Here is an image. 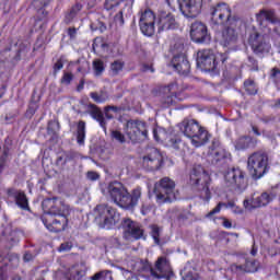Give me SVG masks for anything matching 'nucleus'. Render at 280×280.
<instances>
[{
	"label": "nucleus",
	"mask_w": 280,
	"mask_h": 280,
	"mask_svg": "<svg viewBox=\"0 0 280 280\" xmlns=\"http://www.w3.org/2000/svg\"><path fill=\"white\" fill-rule=\"evenodd\" d=\"M151 229V236L154 240V244L158 246L161 245V233L163 232V229L159 228V225L153 224L150 226Z\"/></svg>",
	"instance_id": "obj_32"
},
{
	"label": "nucleus",
	"mask_w": 280,
	"mask_h": 280,
	"mask_svg": "<svg viewBox=\"0 0 280 280\" xmlns=\"http://www.w3.org/2000/svg\"><path fill=\"white\" fill-rule=\"evenodd\" d=\"M92 32H100L101 34H104L108 27L106 26V23L102 21H96L90 25Z\"/></svg>",
	"instance_id": "obj_38"
},
{
	"label": "nucleus",
	"mask_w": 280,
	"mask_h": 280,
	"mask_svg": "<svg viewBox=\"0 0 280 280\" xmlns=\"http://www.w3.org/2000/svg\"><path fill=\"white\" fill-rule=\"evenodd\" d=\"M10 156V148L2 147L0 148V175L8 167V159Z\"/></svg>",
	"instance_id": "obj_29"
},
{
	"label": "nucleus",
	"mask_w": 280,
	"mask_h": 280,
	"mask_svg": "<svg viewBox=\"0 0 280 280\" xmlns=\"http://www.w3.org/2000/svg\"><path fill=\"white\" fill-rule=\"evenodd\" d=\"M270 77L272 78V80L275 82H279V80H280V69L279 68H273L271 70Z\"/></svg>",
	"instance_id": "obj_52"
},
{
	"label": "nucleus",
	"mask_w": 280,
	"mask_h": 280,
	"mask_svg": "<svg viewBox=\"0 0 280 280\" xmlns=\"http://www.w3.org/2000/svg\"><path fill=\"white\" fill-rule=\"evenodd\" d=\"M222 207H224L225 209H228V203L226 202H219L217 205V207L214 209H212L207 215L206 218H211L212 215H215V213H220V211L222 210Z\"/></svg>",
	"instance_id": "obj_42"
},
{
	"label": "nucleus",
	"mask_w": 280,
	"mask_h": 280,
	"mask_svg": "<svg viewBox=\"0 0 280 280\" xmlns=\"http://www.w3.org/2000/svg\"><path fill=\"white\" fill-rule=\"evenodd\" d=\"M212 165H218L221 161L226 159V151L224 149H218L211 154Z\"/></svg>",
	"instance_id": "obj_31"
},
{
	"label": "nucleus",
	"mask_w": 280,
	"mask_h": 280,
	"mask_svg": "<svg viewBox=\"0 0 280 280\" xmlns=\"http://www.w3.org/2000/svg\"><path fill=\"white\" fill-rule=\"evenodd\" d=\"M71 248H73V242L68 241V242L60 244V246L58 247V252L59 253H69V250H71Z\"/></svg>",
	"instance_id": "obj_43"
},
{
	"label": "nucleus",
	"mask_w": 280,
	"mask_h": 280,
	"mask_svg": "<svg viewBox=\"0 0 280 280\" xmlns=\"http://www.w3.org/2000/svg\"><path fill=\"white\" fill-rule=\"evenodd\" d=\"M42 208L44 213H47L48 215H61L65 209L68 210V213H71L72 211L71 207H69V205L65 203V201L58 197L44 199L42 202Z\"/></svg>",
	"instance_id": "obj_13"
},
{
	"label": "nucleus",
	"mask_w": 280,
	"mask_h": 280,
	"mask_svg": "<svg viewBox=\"0 0 280 280\" xmlns=\"http://www.w3.org/2000/svg\"><path fill=\"white\" fill-rule=\"evenodd\" d=\"M65 67V63H62V59L57 60V62L54 65V74L56 75L58 71H60Z\"/></svg>",
	"instance_id": "obj_55"
},
{
	"label": "nucleus",
	"mask_w": 280,
	"mask_h": 280,
	"mask_svg": "<svg viewBox=\"0 0 280 280\" xmlns=\"http://www.w3.org/2000/svg\"><path fill=\"white\" fill-rule=\"evenodd\" d=\"M249 67L252 68V71H259V63L257 62V59L254 57H248Z\"/></svg>",
	"instance_id": "obj_48"
},
{
	"label": "nucleus",
	"mask_w": 280,
	"mask_h": 280,
	"mask_svg": "<svg viewBox=\"0 0 280 280\" xmlns=\"http://www.w3.org/2000/svg\"><path fill=\"white\" fill-rule=\"evenodd\" d=\"M121 217L117 210L108 205H98L94 208V222L100 229H115Z\"/></svg>",
	"instance_id": "obj_4"
},
{
	"label": "nucleus",
	"mask_w": 280,
	"mask_h": 280,
	"mask_svg": "<svg viewBox=\"0 0 280 280\" xmlns=\"http://www.w3.org/2000/svg\"><path fill=\"white\" fill-rule=\"evenodd\" d=\"M80 10H82V4L80 3H77L74 7H72L70 11L66 14V23H71L73 19H75Z\"/></svg>",
	"instance_id": "obj_34"
},
{
	"label": "nucleus",
	"mask_w": 280,
	"mask_h": 280,
	"mask_svg": "<svg viewBox=\"0 0 280 280\" xmlns=\"http://www.w3.org/2000/svg\"><path fill=\"white\" fill-rule=\"evenodd\" d=\"M232 211H233V213H237V214L244 213V210H242V208L236 207V206H234V208L232 209Z\"/></svg>",
	"instance_id": "obj_63"
},
{
	"label": "nucleus",
	"mask_w": 280,
	"mask_h": 280,
	"mask_svg": "<svg viewBox=\"0 0 280 280\" xmlns=\"http://www.w3.org/2000/svg\"><path fill=\"white\" fill-rule=\"evenodd\" d=\"M116 25L120 27L124 25V9H121L114 18Z\"/></svg>",
	"instance_id": "obj_46"
},
{
	"label": "nucleus",
	"mask_w": 280,
	"mask_h": 280,
	"mask_svg": "<svg viewBox=\"0 0 280 280\" xmlns=\"http://www.w3.org/2000/svg\"><path fill=\"white\" fill-rule=\"evenodd\" d=\"M223 226H224L225 229H231V228L233 226V223H231V221L224 219V221H223Z\"/></svg>",
	"instance_id": "obj_62"
},
{
	"label": "nucleus",
	"mask_w": 280,
	"mask_h": 280,
	"mask_svg": "<svg viewBox=\"0 0 280 280\" xmlns=\"http://www.w3.org/2000/svg\"><path fill=\"white\" fill-rule=\"evenodd\" d=\"M84 139H86V122L79 120L77 124V143L84 145Z\"/></svg>",
	"instance_id": "obj_27"
},
{
	"label": "nucleus",
	"mask_w": 280,
	"mask_h": 280,
	"mask_svg": "<svg viewBox=\"0 0 280 280\" xmlns=\"http://www.w3.org/2000/svg\"><path fill=\"white\" fill-rule=\"evenodd\" d=\"M247 167L252 178L258 180L268 172V154L264 152H255L248 156Z\"/></svg>",
	"instance_id": "obj_8"
},
{
	"label": "nucleus",
	"mask_w": 280,
	"mask_h": 280,
	"mask_svg": "<svg viewBox=\"0 0 280 280\" xmlns=\"http://www.w3.org/2000/svg\"><path fill=\"white\" fill-rule=\"evenodd\" d=\"M121 3H124V0H105L104 8L105 10H115Z\"/></svg>",
	"instance_id": "obj_40"
},
{
	"label": "nucleus",
	"mask_w": 280,
	"mask_h": 280,
	"mask_svg": "<svg viewBox=\"0 0 280 280\" xmlns=\"http://www.w3.org/2000/svg\"><path fill=\"white\" fill-rule=\"evenodd\" d=\"M234 268L240 272H246V265H234Z\"/></svg>",
	"instance_id": "obj_61"
},
{
	"label": "nucleus",
	"mask_w": 280,
	"mask_h": 280,
	"mask_svg": "<svg viewBox=\"0 0 280 280\" xmlns=\"http://www.w3.org/2000/svg\"><path fill=\"white\" fill-rule=\"evenodd\" d=\"M113 75H117L121 69H124V62L117 60L110 65Z\"/></svg>",
	"instance_id": "obj_41"
},
{
	"label": "nucleus",
	"mask_w": 280,
	"mask_h": 280,
	"mask_svg": "<svg viewBox=\"0 0 280 280\" xmlns=\"http://www.w3.org/2000/svg\"><path fill=\"white\" fill-rule=\"evenodd\" d=\"M125 133L131 143H140V141L148 139V127L143 121L131 119L126 122Z\"/></svg>",
	"instance_id": "obj_11"
},
{
	"label": "nucleus",
	"mask_w": 280,
	"mask_h": 280,
	"mask_svg": "<svg viewBox=\"0 0 280 280\" xmlns=\"http://www.w3.org/2000/svg\"><path fill=\"white\" fill-rule=\"evenodd\" d=\"M178 126L180 132L191 140L194 148H202L211 139V133L195 119H184Z\"/></svg>",
	"instance_id": "obj_3"
},
{
	"label": "nucleus",
	"mask_w": 280,
	"mask_h": 280,
	"mask_svg": "<svg viewBox=\"0 0 280 280\" xmlns=\"http://www.w3.org/2000/svg\"><path fill=\"white\" fill-rule=\"evenodd\" d=\"M255 145V141L250 137H241L235 142L236 150H247V148H253Z\"/></svg>",
	"instance_id": "obj_28"
},
{
	"label": "nucleus",
	"mask_w": 280,
	"mask_h": 280,
	"mask_svg": "<svg viewBox=\"0 0 280 280\" xmlns=\"http://www.w3.org/2000/svg\"><path fill=\"white\" fill-rule=\"evenodd\" d=\"M190 185L197 187L202 200H211V190L209 189L211 177L209 176V173L205 171L202 165L197 164L194 166L192 172L190 173Z\"/></svg>",
	"instance_id": "obj_6"
},
{
	"label": "nucleus",
	"mask_w": 280,
	"mask_h": 280,
	"mask_svg": "<svg viewBox=\"0 0 280 280\" xmlns=\"http://www.w3.org/2000/svg\"><path fill=\"white\" fill-rule=\"evenodd\" d=\"M89 108L91 117L98 121L101 128L106 132V119H115L117 113H121V107L115 105H107L104 107V112L97 107L95 104H90Z\"/></svg>",
	"instance_id": "obj_10"
},
{
	"label": "nucleus",
	"mask_w": 280,
	"mask_h": 280,
	"mask_svg": "<svg viewBox=\"0 0 280 280\" xmlns=\"http://www.w3.org/2000/svg\"><path fill=\"white\" fill-rule=\"evenodd\" d=\"M7 200H9V202H14L16 207L23 211H30V201L27 200V195H25V191L21 189H16L14 187L8 188Z\"/></svg>",
	"instance_id": "obj_21"
},
{
	"label": "nucleus",
	"mask_w": 280,
	"mask_h": 280,
	"mask_svg": "<svg viewBox=\"0 0 280 280\" xmlns=\"http://www.w3.org/2000/svg\"><path fill=\"white\" fill-rule=\"evenodd\" d=\"M68 36L73 39L75 36H78V28L75 27H69L68 28Z\"/></svg>",
	"instance_id": "obj_59"
},
{
	"label": "nucleus",
	"mask_w": 280,
	"mask_h": 280,
	"mask_svg": "<svg viewBox=\"0 0 280 280\" xmlns=\"http://www.w3.org/2000/svg\"><path fill=\"white\" fill-rule=\"evenodd\" d=\"M82 279V271L80 270H77L73 272L70 273V276H67L66 277V280H80Z\"/></svg>",
	"instance_id": "obj_49"
},
{
	"label": "nucleus",
	"mask_w": 280,
	"mask_h": 280,
	"mask_svg": "<svg viewBox=\"0 0 280 280\" xmlns=\"http://www.w3.org/2000/svg\"><path fill=\"white\" fill-rule=\"evenodd\" d=\"M58 130H60V124L56 120H49L47 126V135L54 137Z\"/></svg>",
	"instance_id": "obj_37"
},
{
	"label": "nucleus",
	"mask_w": 280,
	"mask_h": 280,
	"mask_svg": "<svg viewBox=\"0 0 280 280\" xmlns=\"http://www.w3.org/2000/svg\"><path fill=\"white\" fill-rule=\"evenodd\" d=\"M142 71L144 73H148V71H150V73H154V67H152V65H149V63H143Z\"/></svg>",
	"instance_id": "obj_58"
},
{
	"label": "nucleus",
	"mask_w": 280,
	"mask_h": 280,
	"mask_svg": "<svg viewBox=\"0 0 280 280\" xmlns=\"http://www.w3.org/2000/svg\"><path fill=\"white\" fill-rule=\"evenodd\" d=\"M248 44L256 56H261L270 51V43L266 40V37L256 30L249 33Z\"/></svg>",
	"instance_id": "obj_14"
},
{
	"label": "nucleus",
	"mask_w": 280,
	"mask_h": 280,
	"mask_svg": "<svg viewBox=\"0 0 280 280\" xmlns=\"http://www.w3.org/2000/svg\"><path fill=\"white\" fill-rule=\"evenodd\" d=\"M153 194L158 205H170L177 200L176 182L170 177H163L154 185Z\"/></svg>",
	"instance_id": "obj_5"
},
{
	"label": "nucleus",
	"mask_w": 280,
	"mask_h": 280,
	"mask_svg": "<svg viewBox=\"0 0 280 280\" xmlns=\"http://www.w3.org/2000/svg\"><path fill=\"white\" fill-rule=\"evenodd\" d=\"M244 89L248 95H257V85H255V81L253 79H247L244 82Z\"/></svg>",
	"instance_id": "obj_35"
},
{
	"label": "nucleus",
	"mask_w": 280,
	"mask_h": 280,
	"mask_svg": "<svg viewBox=\"0 0 280 280\" xmlns=\"http://www.w3.org/2000/svg\"><path fill=\"white\" fill-rule=\"evenodd\" d=\"M158 32H167L170 30H178V21H176V16L165 10H160L158 13Z\"/></svg>",
	"instance_id": "obj_18"
},
{
	"label": "nucleus",
	"mask_w": 280,
	"mask_h": 280,
	"mask_svg": "<svg viewBox=\"0 0 280 280\" xmlns=\"http://www.w3.org/2000/svg\"><path fill=\"white\" fill-rule=\"evenodd\" d=\"M66 165H67V161L65 160V155L61 154L57 156L56 166L62 170V167H65Z\"/></svg>",
	"instance_id": "obj_51"
},
{
	"label": "nucleus",
	"mask_w": 280,
	"mask_h": 280,
	"mask_svg": "<svg viewBox=\"0 0 280 280\" xmlns=\"http://www.w3.org/2000/svg\"><path fill=\"white\" fill-rule=\"evenodd\" d=\"M110 137L114 139V141H117V143H126V136H124V133H121L119 130H112Z\"/></svg>",
	"instance_id": "obj_39"
},
{
	"label": "nucleus",
	"mask_w": 280,
	"mask_h": 280,
	"mask_svg": "<svg viewBox=\"0 0 280 280\" xmlns=\"http://www.w3.org/2000/svg\"><path fill=\"white\" fill-rule=\"evenodd\" d=\"M170 143L172 148H174V150H180V144L183 143V141L178 138H173L170 140Z\"/></svg>",
	"instance_id": "obj_50"
},
{
	"label": "nucleus",
	"mask_w": 280,
	"mask_h": 280,
	"mask_svg": "<svg viewBox=\"0 0 280 280\" xmlns=\"http://www.w3.org/2000/svg\"><path fill=\"white\" fill-rule=\"evenodd\" d=\"M171 51L173 54V59L171 61L172 67L179 73V75H187L191 70V65L189 63V59H187V55H185V45L183 43H176L173 47H171Z\"/></svg>",
	"instance_id": "obj_9"
},
{
	"label": "nucleus",
	"mask_w": 280,
	"mask_h": 280,
	"mask_svg": "<svg viewBox=\"0 0 280 280\" xmlns=\"http://www.w3.org/2000/svg\"><path fill=\"white\" fill-rule=\"evenodd\" d=\"M107 191L115 205L128 211H132L139 205V200H141L143 194L139 186L129 192L128 188L117 180L109 183Z\"/></svg>",
	"instance_id": "obj_2"
},
{
	"label": "nucleus",
	"mask_w": 280,
	"mask_h": 280,
	"mask_svg": "<svg viewBox=\"0 0 280 280\" xmlns=\"http://www.w3.org/2000/svg\"><path fill=\"white\" fill-rule=\"evenodd\" d=\"M197 67L201 71L211 72L218 68L215 54L211 49H203L197 52Z\"/></svg>",
	"instance_id": "obj_15"
},
{
	"label": "nucleus",
	"mask_w": 280,
	"mask_h": 280,
	"mask_svg": "<svg viewBox=\"0 0 280 280\" xmlns=\"http://www.w3.org/2000/svg\"><path fill=\"white\" fill-rule=\"evenodd\" d=\"M90 97L96 104H104V102H108V92L105 90H101L100 92H91Z\"/></svg>",
	"instance_id": "obj_30"
},
{
	"label": "nucleus",
	"mask_w": 280,
	"mask_h": 280,
	"mask_svg": "<svg viewBox=\"0 0 280 280\" xmlns=\"http://www.w3.org/2000/svg\"><path fill=\"white\" fill-rule=\"evenodd\" d=\"M142 163L143 167L149 172H156L163 165V155H161V152L156 148H150L147 155L143 156Z\"/></svg>",
	"instance_id": "obj_19"
},
{
	"label": "nucleus",
	"mask_w": 280,
	"mask_h": 280,
	"mask_svg": "<svg viewBox=\"0 0 280 280\" xmlns=\"http://www.w3.org/2000/svg\"><path fill=\"white\" fill-rule=\"evenodd\" d=\"M259 268V262L255 259H248L245 260V272H257Z\"/></svg>",
	"instance_id": "obj_36"
},
{
	"label": "nucleus",
	"mask_w": 280,
	"mask_h": 280,
	"mask_svg": "<svg viewBox=\"0 0 280 280\" xmlns=\"http://www.w3.org/2000/svg\"><path fill=\"white\" fill-rule=\"evenodd\" d=\"M72 80H73V73L66 72V73H63V75L61 78V84L69 86V84H71Z\"/></svg>",
	"instance_id": "obj_44"
},
{
	"label": "nucleus",
	"mask_w": 280,
	"mask_h": 280,
	"mask_svg": "<svg viewBox=\"0 0 280 280\" xmlns=\"http://www.w3.org/2000/svg\"><path fill=\"white\" fill-rule=\"evenodd\" d=\"M184 280H201L197 275L194 276V273L189 272L185 276Z\"/></svg>",
	"instance_id": "obj_60"
},
{
	"label": "nucleus",
	"mask_w": 280,
	"mask_h": 280,
	"mask_svg": "<svg viewBox=\"0 0 280 280\" xmlns=\"http://www.w3.org/2000/svg\"><path fill=\"white\" fill-rule=\"evenodd\" d=\"M275 198V195L262 192L260 196L255 198V195L252 196V198H246L243 201L244 208L247 209V211H253V209H259L260 207H266L272 202V199Z\"/></svg>",
	"instance_id": "obj_23"
},
{
	"label": "nucleus",
	"mask_w": 280,
	"mask_h": 280,
	"mask_svg": "<svg viewBox=\"0 0 280 280\" xmlns=\"http://www.w3.org/2000/svg\"><path fill=\"white\" fill-rule=\"evenodd\" d=\"M121 225L124 229L122 237L127 242H130V240H145L143 225H141V223L132 221L130 218H125L121 221Z\"/></svg>",
	"instance_id": "obj_12"
},
{
	"label": "nucleus",
	"mask_w": 280,
	"mask_h": 280,
	"mask_svg": "<svg viewBox=\"0 0 280 280\" xmlns=\"http://www.w3.org/2000/svg\"><path fill=\"white\" fill-rule=\"evenodd\" d=\"M210 16L213 25H223L225 27L222 33L223 45L225 47L237 42V32L235 31V27H237V18L233 15L229 4L221 2L212 7L210 9Z\"/></svg>",
	"instance_id": "obj_1"
},
{
	"label": "nucleus",
	"mask_w": 280,
	"mask_h": 280,
	"mask_svg": "<svg viewBox=\"0 0 280 280\" xmlns=\"http://www.w3.org/2000/svg\"><path fill=\"white\" fill-rule=\"evenodd\" d=\"M176 91H178V85L176 83H171L160 90V102L163 108H170V106H174V104L178 103Z\"/></svg>",
	"instance_id": "obj_20"
},
{
	"label": "nucleus",
	"mask_w": 280,
	"mask_h": 280,
	"mask_svg": "<svg viewBox=\"0 0 280 280\" xmlns=\"http://www.w3.org/2000/svg\"><path fill=\"white\" fill-rule=\"evenodd\" d=\"M150 211H152V205H150L149 202H142L141 208H140V213L142 215H148V213H150Z\"/></svg>",
	"instance_id": "obj_45"
},
{
	"label": "nucleus",
	"mask_w": 280,
	"mask_h": 280,
	"mask_svg": "<svg viewBox=\"0 0 280 280\" xmlns=\"http://www.w3.org/2000/svg\"><path fill=\"white\" fill-rule=\"evenodd\" d=\"M264 19H265V21H268V23H272L273 25H277L278 23H280V20L275 14V11L261 10L257 14V21H264Z\"/></svg>",
	"instance_id": "obj_26"
},
{
	"label": "nucleus",
	"mask_w": 280,
	"mask_h": 280,
	"mask_svg": "<svg viewBox=\"0 0 280 280\" xmlns=\"http://www.w3.org/2000/svg\"><path fill=\"white\" fill-rule=\"evenodd\" d=\"M62 155L66 163H69V161H73V159H75V154H73V152H66V153H62Z\"/></svg>",
	"instance_id": "obj_56"
},
{
	"label": "nucleus",
	"mask_w": 280,
	"mask_h": 280,
	"mask_svg": "<svg viewBox=\"0 0 280 280\" xmlns=\"http://www.w3.org/2000/svg\"><path fill=\"white\" fill-rule=\"evenodd\" d=\"M177 2L186 19H196L202 12V0H177Z\"/></svg>",
	"instance_id": "obj_17"
},
{
	"label": "nucleus",
	"mask_w": 280,
	"mask_h": 280,
	"mask_svg": "<svg viewBox=\"0 0 280 280\" xmlns=\"http://www.w3.org/2000/svg\"><path fill=\"white\" fill-rule=\"evenodd\" d=\"M252 130H253L254 135H256V137H260L261 136V132H259V129L256 126H253Z\"/></svg>",
	"instance_id": "obj_64"
},
{
	"label": "nucleus",
	"mask_w": 280,
	"mask_h": 280,
	"mask_svg": "<svg viewBox=\"0 0 280 280\" xmlns=\"http://www.w3.org/2000/svg\"><path fill=\"white\" fill-rule=\"evenodd\" d=\"M92 65L94 75H96V78H100V75H102V73H104L105 71L104 61H102L101 59H94Z\"/></svg>",
	"instance_id": "obj_33"
},
{
	"label": "nucleus",
	"mask_w": 280,
	"mask_h": 280,
	"mask_svg": "<svg viewBox=\"0 0 280 280\" xmlns=\"http://www.w3.org/2000/svg\"><path fill=\"white\" fill-rule=\"evenodd\" d=\"M86 178H88V180H98L100 174H97V172L89 171L86 173Z\"/></svg>",
	"instance_id": "obj_54"
},
{
	"label": "nucleus",
	"mask_w": 280,
	"mask_h": 280,
	"mask_svg": "<svg viewBox=\"0 0 280 280\" xmlns=\"http://www.w3.org/2000/svg\"><path fill=\"white\" fill-rule=\"evenodd\" d=\"M156 22V15L152 10L147 9L141 13L139 25L144 36H154V23Z\"/></svg>",
	"instance_id": "obj_22"
},
{
	"label": "nucleus",
	"mask_w": 280,
	"mask_h": 280,
	"mask_svg": "<svg viewBox=\"0 0 280 280\" xmlns=\"http://www.w3.org/2000/svg\"><path fill=\"white\" fill-rule=\"evenodd\" d=\"M224 180L226 187H230V189L236 194H243L246 190V187H248L246 173L238 167L228 168L224 174Z\"/></svg>",
	"instance_id": "obj_7"
},
{
	"label": "nucleus",
	"mask_w": 280,
	"mask_h": 280,
	"mask_svg": "<svg viewBox=\"0 0 280 280\" xmlns=\"http://www.w3.org/2000/svg\"><path fill=\"white\" fill-rule=\"evenodd\" d=\"M23 261H25L26 264L30 262V261H34V254H32L30 252H26L23 255Z\"/></svg>",
	"instance_id": "obj_57"
},
{
	"label": "nucleus",
	"mask_w": 280,
	"mask_h": 280,
	"mask_svg": "<svg viewBox=\"0 0 280 280\" xmlns=\"http://www.w3.org/2000/svg\"><path fill=\"white\" fill-rule=\"evenodd\" d=\"M69 215H71V212L67 208H65L62 214H56L55 219L51 222V229L52 233H60V231H65L67 229V224H69Z\"/></svg>",
	"instance_id": "obj_25"
},
{
	"label": "nucleus",
	"mask_w": 280,
	"mask_h": 280,
	"mask_svg": "<svg viewBox=\"0 0 280 280\" xmlns=\"http://www.w3.org/2000/svg\"><path fill=\"white\" fill-rule=\"evenodd\" d=\"M150 275L153 279H172L174 271H172V265L165 257H160L155 261L154 267H150Z\"/></svg>",
	"instance_id": "obj_16"
},
{
	"label": "nucleus",
	"mask_w": 280,
	"mask_h": 280,
	"mask_svg": "<svg viewBox=\"0 0 280 280\" xmlns=\"http://www.w3.org/2000/svg\"><path fill=\"white\" fill-rule=\"evenodd\" d=\"M190 37L194 43H198L200 45L211 43V35H209L207 25L201 22H195L191 25Z\"/></svg>",
	"instance_id": "obj_24"
},
{
	"label": "nucleus",
	"mask_w": 280,
	"mask_h": 280,
	"mask_svg": "<svg viewBox=\"0 0 280 280\" xmlns=\"http://www.w3.org/2000/svg\"><path fill=\"white\" fill-rule=\"evenodd\" d=\"M33 3L35 5V8H39V10H40L42 8L49 5V0H34Z\"/></svg>",
	"instance_id": "obj_53"
},
{
	"label": "nucleus",
	"mask_w": 280,
	"mask_h": 280,
	"mask_svg": "<svg viewBox=\"0 0 280 280\" xmlns=\"http://www.w3.org/2000/svg\"><path fill=\"white\" fill-rule=\"evenodd\" d=\"M106 275H110V270H103V271L96 272L94 276L91 277V280L104 279Z\"/></svg>",
	"instance_id": "obj_47"
}]
</instances>
